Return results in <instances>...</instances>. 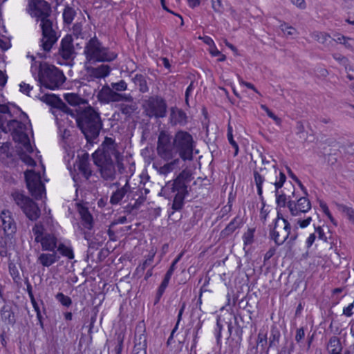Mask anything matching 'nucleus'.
<instances>
[{"instance_id": "obj_1", "label": "nucleus", "mask_w": 354, "mask_h": 354, "mask_svg": "<svg viewBox=\"0 0 354 354\" xmlns=\"http://www.w3.org/2000/svg\"><path fill=\"white\" fill-rule=\"evenodd\" d=\"M28 8L30 15L41 21V46L44 51L49 52L58 39L53 21L49 19L51 14L50 5L45 0H31L28 3Z\"/></svg>"}, {"instance_id": "obj_2", "label": "nucleus", "mask_w": 354, "mask_h": 354, "mask_svg": "<svg viewBox=\"0 0 354 354\" xmlns=\"http://www.w3.org/2000/svg\"><path fill=\"white\" fill-rule=\"evenodd\" d=\"M192 174L188 169H183L173 180L168 181L160 190L159 195L167 198H174L169 216L175 212L180 211L185 205V198L189 194L188 187L192 180Z\"/></svg>"}, {"instance_id": "obj_3", "label": "nucleus", "mask_w": 354, "mask_h": 354, "mask_svg": "<svg viewBox=\"0 0 354 354\" xmlns=\"http://www.w3.org/2000/svg\"><path fill=\"white\" fill-rule=\"evenodd\" d=\"M8 129L12 131V136L15 142L17 151V159L19 158L25 164L34 167L36 165L35 160L26 153L33 151L30 139L26 132V125L19 120H11L8 124Z\"/></svg>"}, {"instance_id": "obj_4", "label": "nucleus", "mask_w": 354, "mask_h": 354, "mask_svg": "<svg viewBox=\"0 0 354 354\" xmlns=\"http://www.w3.org/2000/svg\"><path fill=\"white\" fill-rule=\"evenodd\" d=\"M76 122L87 142L90 143L98 137L102 128L100 113L91 106L83 110L77 115Z\"/></svg>"}, {"instance_id": "obj_5", "label": "nucleus", "mask_w": 354, "mask_h": 354, "mask_svg": "<svg viewBox=\"0 0 354 354\" xmlns=\"http://www.w3.org/2000/svg\"><path fill=\"white\" fill-rule=\"evenodd\" d=\"M84 55L86 62L90 64L111 62L118 57L116 53L104 46L95 35L86 43Z\"/></svg>"}, {"instance_id": "obj_6", "label": "nucleus", "mask_w": 354, "mask_h": 354, "mask_svg": "<svg viewBox=\"0 0 354 354\" xmlns=\"http://www.w3.org/2000/svg\"><path fill=\"white\" fill-rule=\"evenodd\" d=\"M297 236L296 231L291 232V225L287 219H283L281 223H279L278 221L272 222L269 225V238L277 246L287 241V244L291 247L295 244Z\"/></svg>"}, {"instance_id": "obj_7", "label": "nucleus", "mask_w": 354, "mask_h": 354, "mask_svg": "<svg viewBox=\"0 0 354 354\" xmlns=\"http://www.w3.org/2000/svg\"><path fill=\"white\" fill-rule=\"evenodd\" d=\"M39 82L41 86L55 90L60 87L66 78L59 69L46 63H39Z\"/></svg>"}, {"instance_id": "obj_8", "label": "nucleus", "mask_w": 354, "mask_h": 354, "mask_svg": "<svg viewBox=\"0 0 354 354\" xmlns=\"http://www.w3.org/2000/svg\"><path fill=\"white\" fill-rule=\"evenodd\" d=\"M173 140L180 160L184 162L192 160L194 147L192 136L187 131L180 130L173 136Z\"/></svg>"}, {"instance_id": "obj_9", "label": "nucleus", "mask_w": 354, "mask_h": 354, "mask_svg": "<svg viewBox=\"0 0 354 354\" xmlns=\"http://www.w3.org/2000/svg\"><path fill=\"white\" fill-rule=\"evenodd\" d=\"M158 156L165 161L179 158L173 136L165 131H161L158 137L157 147Z\"/></svg>"}, {"instance_id": "obj_10", "label": "nucleus", "mask_w": 354, "mask_h": 354, "mask_svg": "<svg viewBox=\"0 0 354 354\" xmlns=\"http://www.w3.org/2000/svg\"><path fill=\"white\" fill-rule=\"evenodd\" d=\"M143 113L149 118H163L167 115V104L161 96L156 95L143 101Z\"/></svg>"}, {"instance_id": "obj_11", "label": "nucleus", "mask_w": 354, "mask_h": 354, "mask_svg": "<svg viewBox=\"0 0 354 354\" xmlns=\"http://www.w3.org/2000/svg\"><path fill=\"white\" fill-rule=\"evenodd\" d=\"M281 335L277 326H271L269 335L268 332L261 330L257 335V346L261 347V353L269 354L271 349L278 348Z\"/></svg>"}, {"instance_id": "obj_12", "label": "nucleus", "mask_w": 354, "mask_h": 354, "mask_svg": "<svg viewBox=\"0 0 354 354\" xmlns=\"http://www.w3.org/2000/svg\"><path fill=\"white\" fill-rule=\"evenodd\" d=\"M11 196L30 220L36 221L39 218L41 214L40 209L31 198L19 191L13 192Z\"/></svg>"}, {"instance_id": "obj_13", "label": "nucleus", "mask_w": 354, "mask_h": 354, "mask_svg": "<svg viewBox=\"0 0 354 354\" xmlns=\"http://www.w3.org/2000/svg\"><path fill=\"white\" fill-rule=\"evenodd\" d=\"M122 153L118 150V144L111 138L106 137L100 147L93 154V160L101 158L104 160H113Z\"/></svg>"}, {"instance_id": "obj_14", "label": "nucleus", "mask_w": 354, "mask_h": 354, "mask_svg": "<svg viewBox=\"0 0 354 354\" xmlns=\"http://www.w3.org/2000/svg\"><path fill=\"white\" fill-rule=\"evenodd\" d=\"M97 97L102 104L119 102H133V97L131 94L118 93L108 84H105L102 87L97 95Z\"/></svg>"}, {"instance_id": "obj_15", "label": "nucleus", "mask_w": 354, "mask_h": 354, "mask_svg": "<svg viewBox=\"0 0 354 354\" xmlns=\"http://www.w3.org/2000/svg\"><path fill=\"white\" fill-rule=\"evenodd\" d=\"M25 180L27 188L35 199H41L45 194V186L41 180L40 174L32 170H27L25 172Z\"/></svg>"}, {"instance_id": "obj_16", "label": "nucleus", "mask_w": 354, "mask_h": 354, "mask_svg": "<svg viewBox=\"0 0 354 354\" xmlns=\"http://www.w3.org/2000/svg\"><path fill=\"white\" fill-rule=\"evenodd\" d=\"M290 186L292 188V196H288L290 200L288 202L287 207L292 216H297L301 213H306L311 209V203L307 196H301L297 201L292 200L295 197L294 185L290 183Z\"/></svg>"}, {"instance_id": "obj_17", "label": "nucleus", "mask_w": 354, "mask_h": 354, "mask_svg": "<svg viewBox=\"0 0 354 354\" xmlns=\"http://www.w3.org/2000/svg\"><path fill=\"white\" fill-rule=\"evenodd\" d=\"M274 172L277 174V170L275 167ZM286 180V176L285 174L282 171H279V176L277 175L275 176V180L271 181V184L274 185L275 188L274 194L276 196V203L278 206L282 207H286L288 202L290 200L288 196L287 197L286 194L283 191H279V189L283 186Z\"/></svg>"}, {"instance_id": "obj_18", "label": "nucleus", "mask_w": 354, "mask_h": 354, "mask_svg": "<svg viewBox=\"0 0 354 354\" xmlns=\"http://www.w3.org/2000/svg\"><path fill=\"white\" fill-rule=\"evenodd\" d=\"M93 162L98 167L100 176L104 180L113 181L115 178L116 170L113 160L96 158L93 160Z\"/></svg>"}, {"instance_id": "obj_19", "label": "nucleus", "mask_w": 354, "mask_h": 354, "mask_svg": "<svg viewBox=\"0 0 354 354\" xmlns=\"http://www.w3.org/2000/svg\"><path fill=\"white\" fill-rule=\"evenodd\" d=\"M133 189H131L129 180L127 179L125 185L115 192H113L110 197V203L113 205L119 204L123 198H125L124 202L129 201L130 198H133Z\"/></svg>"}, {"instance_id": "obj_20", "label": "nucleus", "mask_w": 354, "mask_h": 354, "mask_svg": "<svg viewBox=\"0 0 354 354\" xmlns=\"http://www.w3.org/2000/svg\"><path fill=\"white\" fill-rule=\"evenodd\" d=\"M133 353L147 354V335L144 326H138L136 328Z\"/></svg>"}, {"instance_id": "obj_21", "label": "nucleus", "mask_w": 354, "mask_h": 354, "mask_svg": "<svg viewBox=\"0 0 354 354\" xmlns=\"http://www.w3.org/2000/svg\"><path fill=\"white\" fill-rule=\"evenodd\" d=\"M11 143L3 142L0 147V161L8 167H14L17 161V153L10 151Z\"/></svg>"}, {"instance_id": "obj_22", "label": "nucleus", "mask_w": 354, "mask_h": 354, "mask_svg": "<svg viewBox=\"0 0 354 354\" xmlns=\"http://www.w3.org/2000/svg\"><path fill=\"white\" fill-rule=\"evenodd\" d=\"M73 41L71 35H66L61 41L59 53L66 60L73 59L75 54Z\"/></svg>"}, {"instance_id": "obj_23", "label": "nucleus", "mask_w": 354, "mask_h": 354, "mask_svg": "<svg viewBox=\"0 0 354 354\" xmlns=\"http://www.w3.org/2000/svg\"><path fill=\"white\" fill-rule=\"evenodd\" d=\"M86 71L88 75L87 79L91 81L95 79L105 78L109 75L111 68L109 65L102 64L97 67L87 66Z\"/></svg>"}, {"instance_id": "obj_24", "label": "nucleus", "mask_w": 354, "mask_h": 354, "mask_svg": "<svg viewBox=\"0 0 354 354\" xmlns=\"http://www.w3.org/2000/svg\"><path fill=\"white\" fill-rule=\"evenodd\" d=\"M2 227L6 236L12 235L16 232V223L12 217L11 212L8 210H4L1 214Z\"/></svg>"}, {"instance_id": "obj_25", "label": "nucleus", "mask_w": 354, "mask_h": 354, "mask_svg": "<svg viewBox=\"0 0 354 354\" xmlns=\"http://www.w3.org/2000/svg\"><path fill=\"white\" fill-rule=\"evenodd\" d=\"M169 122L171 126H185L187 123L186 113L176 106L170 109Z\"/></svg>"}, {"instance_id": "obj_26", "label": "nucleus", "mask_w": 354, "mask_h": 354, "mask_svg": "<svg viewBox=\"0 0 354 354\" xmlns=\"http://www.w3.org/2000/svg\"><path fill=\"white\" fill-rule=\"evenodd\" d=\"M78 158L79 160L77 162V169L86 179H88L92 174L89 163V155L87 153H84L81 156H78Z\"/></svg>"}, {"instance_id": "obj_27", "label": "nucleus", "mask_w": 354, "mask_h": 354, "mask_svg": "<svg viewBox=\"0 0 354 354\" xmlns=\"http://www.w3.org/2000/svg\"><path fill=\"white\" fill-rule=\"evenodd\" d=\"M0 316L3 322L6 324L14 326L16 323V317L12 306L5 304L0 310Z\"/></svg>"}, {"instance_id": "obj_28", "label": "nucleus", "mask_w": 354, "mask_h": 354, "mask_svg": "<svg viewBox=\"0 0 354 354\" xmlns=\"http://www.w3.org/2000/svg\"><path fill=\"white\" fill-rule=\"evenodd\" d=\"M50 253H41L37 258V262L44 267H50L59 261L60 257L57 251H50Z\"/></svg>"}, {"instance_id": "obj_29", "label": "nucleus", "mask_w": 354, "mask_h": 354, "mask_svg": "<svg viewBox=\"0 0 354 354\" xmlns=\"http://www.w3.org/2000/svg\"><path fill=\"white\" fill-rule=\"evenodd\" d=\"M42 250L44 251H56L57 248V239L52 234H45L44 238L41 239Z\"/></svg>"}, {"instance_id": "obj_30", "label": "nucleus", "mask_w": 354, "mask_h": 354, "mask_svg": "<svg viewBox=\"0 0 354 354\" xmlns=\"http://www.w3.org/2000/svg\"><path fill=\"white\" fill-rule=\"evenodd\" d=\"M79 213L81 216V224L88 230L93 227V218L87 207L81 206L79 207Z\"/></svg>"}, {"instance_id": "obj_31", "label": "nucleus", "mask_w": 354, "mask_h": 354, "mask_svg": "<svg viewBox=\"0 0 354 354\" xmlns=\"http://www.w3.org/2000/svg\"><path fill=\"white\" fill-rule=\"evenodd\" d=\"M234 335L236 338H232L230 342V346L232 347L231 351L235 354L239 351L241 343L242 341L243 328L240 326H237L234 330Z\"/></svg>"}, {"instance_id": "obj_32", "label": "nucleus", "mask_w": 354, "mask_h": 354, "mask_svg": "<svg viewBox=\"0 0 354 354\" xmlns=\"http://www.w3.org/2000/svg\"><path fill=\"white\" fill-rule=\"evenodd\" d=\"M327 350L330 354H342V346L339 337L332 336L328 341Z\"/></svg>"}, {"instance_id": "obj_33", "label": "nucleus", "mask_w": 354, "mask_h": 354, "mask_svg": "<svg viewBox=\"0 0 354 354\" xmlns=\"http://www.w3.org/2000/svg\"><path fill=\"white\" fill-rule=\"evenodd\" d=\"M243 224V219L239 216H236L234 219L226 226V227L222 231V234L225 236H228L232 234L236 229L240 227Z\"/></svg>"}, {"instance_id": "obj_34", "label": "nucleus", "mask_w": 354, "mask_h": 354, "mask_svg": "<svg viewBox=\"0 0 354 354\" xmlns=\"http://www.w3.org/2000/svg\"><path fill=\"white\" fill-rule=\"evenodd\" d=\"M181 160L179 158H175L174 160H170L163 166L159 169V173L161 174L166 175L171 172L174 169L179 167Z\"/></svg>"}, {"instance_id": "obj_35", "label": "nucleus", "mask_w": 354, "mask_h": 354, "mask_svg": "<svg viewBox=\"0 0 354 354\" xmlns=\"http://www.w3.org/2000/svg\"><path fill=\"white\" fill-rule=\"evenodd\" d=\"M132 80L136 86H138L139 91L141 93H147L149 91L147 79L145 75L142 74H136L133 77Z\"/></svg>"}, {"instance_id": "obj_36", "label": "nucleus", "mask_w": 354, "mask_h": 354, "mask_svg": "<svg viewBox=\"0 0 354 354\" xmlns=\"http://www.w3.org/2000/svg\"><path fill=\"white\" fill-rule=\"evenodd\" d=\"M154 254L149 256V257L143 261L142 264H140L136 269L134 274L140 277L144 274L145 270L149 266H151V263L153 261Z\"/></svg>"}, {"instance_id": "obj_37", "label": "nucleus", "mask_w": 354, "mask_h": 354, "mask_svg": "<svg viewBox=\"0 0 354 354\" xmlns=\"http://www.w3.org/2000/svg\"><path fill=\"white\" fill-rule=\"evenodd\" d=\"M76 15V11L69 6H66L63 12L64 22L66 24H71Z\"/></svg>"}, {"instance_id": "obj_38", "label": "nucleus", "mask_w": 354, "mask_h": 354, "mask_svg": "<svg viewBox=\"0 0 354 354\" xmlns=\"http://www.w3.org/2000/svg\"><path fill=\"white\" fill-rule=\"evenodd\" d=\"M57 252H58L60 254L67 257L69 259L74 258L73 250L72 248L66 246L64 243H59L57 248Z\"/></svg>"}, {"instance_id": "obj_39", "label": "nucleus", "mask_w": 354, "mask_h": 354, "mask_svg": "<svg viewBox=\"0 0 354 354\" xmlns=\"http://www.w3.org/2000/svg\"><path fill=\"white\" fill-rule=\"evenodd\" d=\"M133 193L134 194L133 198H130L129 201H134V203L140 208L145 201L146 198L143 196L142 190L140 189H136V190L133 189Z\"/></svg>"}, {"instance_id": "obj_40", "label": "nucleus", "mask_w": 354, "mask_h": 354, "mask_svg": "<svg viewBox=\"0 0 354 354\" xmlns=\"http://www.w3.org/2000/svg\"><path fill=\"white\" fill-rule=\"evenodd\" d=\"M60 98L55 94H45L41 97V100L46 104L55 108Z\"/></svg>"}, {"instance_id": "obj_41", "label": "nucleus", "mask_w": 354, "mask_h": 354, "mask_svg": "<svg viewBox=\"0 0 354 354\" xmlns=\"http://www.w3.org/2000/svg\"><path fill=\"white\" fill-rule=\"evenodd\" d=\"M254 178L255 181V184L257 188V194L262 199V194H263V183L264 182V177L261 176L257 171H254Z\"/></svg>"}, {"instance_id": "obj_42", "label": "nucleus", "mask_w": 354, "mask_h": 354, "mask_svg": "<svg viewBox=\"0 0 354 354\" xmlns=\"http://www.w3.org/2000/svg\"><path fill=\"white\" fill-rule=\"evenodd\" d=\"M44 227L40 223H36L32 227V232L35 236V241L36 243H39L44 238Z\"/></svg>"}, {"instance_id": "obj_43", "label": "nucleus", "mask_w": 354, "mask_h": 354, "mask_svg": "<svg viewBox=\"0 0 354 354\" xmlns=\"http://www.w3.org/2000/svg\"><path fill=\"white\" fill-rule=\"evenodd\" d=\"M232 131H233L232 127L230 126V124H228L227 133V140H228L230 144L234 149V156H236L239 153V145L236 143V142L234 140Z\"/></svg>"}, {"instance_id": "obj_44", "label": "nucleus", "mask_w": 354, "mask_h": 354, "mask_svg": "<svg viewBox=\"0 0 354 354\" xmlns=\"http://www.w3.org/2000/svg\"><path fill=\"white\" fill-rule=\"evenodd\" d=\"M295 348L292 341H286L282 347L278 350L277 354H291Z\"/></svg>"}, {"instance_id": "obj_45", "label": "nucleus", "mask_w": 354, "mask_h": 354, "mask_svg": "<svg viewBox=\"0 0 354 354\" xmlns=\"http://www.w3.org/2000/svg\"><path fill=\"white\" fill-rule=\"evenodd\" d=\"M136 109V104H120L119 105V110L120 112L127 116H130Z\"/></svg>"}, {"instance_id": "obj_46", "label": "nucleus", "mask_w": 354, "mask_h": 354, "mask_svg": "<svg viewBox=\"0 0 354 354\" xmlns=\"http://www.w3.org/2000/svg\"><path fill=\"white\" fill-rule=\"evenodd\" d=\"M65 100L72 106L80 104L81 98L75 93H67L64 95Z\"/></svg>"}, {"instance_id": "obj_47", "label": "nucleus", "mask_w": 354, "mask_h": 354, "mask_svg": "<svg viewBox=\"0 0 354 354\" xmlns=\"http://www.w3.org/2000/svg\"><path fill=\"white\" fill-rule=\"evenodd\" d=\"M110 86L118 93L124 91L127 89V84L123 80H121L118 82H112Z\"/></svg>"}, {"instance_id": "obj_48", "label": "nucleus", "mask_w": 354, "mask_h": 354, "mask_svg": "<svg viewBox=\"0 0 354 354\" xmlns=\"http://www.w3.org/2000/svg\"><path fill=\"white\" fill-rule=\"evenodd\" d=\"M56 299L60 302L63 306L69 307L72 304L71 299L62 292H59L55 296Z\"/></svg>"}, {"instance_id": "obj_49", "label": "nucleus", "mask_w": 354, "mask_h": 354, "mask_svg": "<svg viewBox=\"0 0 354 354\" xmlns=\"http://www.w3.org/2000/svg\"><path fill=\"white\" fill-rule=\"evenodd\" d=\"M339 209L345 213L348 218L354 223V209L344 205H339Z\"/></svg>"}, {"instance_id": "obj_50", "label": "nucleus", "mask_w": 354, "mask_h": 354, "mask_svg": "<svg viewBox=\"0 0 354 354\" xmlns=\"http://www.w3.org/2000/svg\"><path fill=\"white\" fill-rule=\"evenodd\" d=\"M55 109L61 111L64 113L70 114L71 115H74L73 111L61 99L57 104Z\"/></svg>"}, {"instance_id": "obj_51", "label": "nucleus", "mask_w": 354, "mask_h": 354, "mask_svg": "<svg viewBox=\"0 0 354 354\" xmlns=\"http://www.w3.org/2000/svg\"><path fill=\"white\" fill-rule=\"evenodd\" d=\"M313 37L319 43L324 44L330 38V36L324 32H315L313 34Z\"/></svg>"}, {"instance_id": "obj_52", "label": "nucleus", "mask_w": 354, "mask_h": 354, "mask_svg": "<svg viewBox=\"0 0 354 354\" xmlns=\"http://www.w3.org/2000/svg\"><path fill=\"white\" fill-rule=\"evenodd\" d=\"M281 30L287 35H294L297 30L295 28L290 26H288L287 24L283 23L280 25Z\"/></svg>"}, {"instance_id": "obj_53", "label": "nucleus", "mask_w": 354, "mask_h": 354, "mask_svg": "<svg viewBox=\"0 0 354 354\" xmlns=\"http://www.w3.org/2000/svg\"><path fill=\"white\" fill-rule=\"evenodd\" d=\"M115 160V165H116L118 172L120 174H124L126 171V168L123 164L124 156H122V154H121L120 156L117 157Z\"/></svg>"}, {"instance_id": "obj_54", "label": "nucleus", "mask_w": 354, "mask_h": 354, "mask_svg": "<svg viewBox=\"0 0 354 354\" xmlns=\"http://www.w3.org/2000/svg\"><path fill=\"white\" fill-rule=\"evenodd\" d=\"M254 230L249 229L243 236L244 244L249 245L253 242Z\"/></svg>"}, {"instance_id": "obj_55", "label": "nucleus", "mask_w": 354, "mask_h": 354, "mask_svg": "<svg viewBox=\"0 0 354 354\" xmlns=\"http://www.w3.org/2000/svg\"><path fill=\"white\" fill-rule=\"evenodd\" d=\"M320 207L322 208L323 212L328 216V218L330 219V221L335 225H337V223L335 221L334 218L333 217L332 214H330L329 209L326 205V203L324 201H320L319 203Z\"/></svg>"}, {"instance_id": "obj_56", "label": "nucleus", "mask_w": 354, "mask_h": 354, "mask_svg": "<svg viewBox=\"0 0 354 354\" xmlns=\"http://www.w3.org/2000/svg\"><path fill=\"white\" fill-rule=\"evenodd\" d=\"M8 254L7 250V241L3 237L0 238V256L2 257H6Z\"/></svg>"}, {"instance_id": "obj_57", "label": "nucleus", "mask_w": 354, "mask_h": 354, "mask_svg": "<svg viewBox=\"0 0 354 354\" xmlns=\"http://www.w3.org/2000/svg\"><path fill=\"white\" fill-rule=\"evenodd\" d=\"M212 7L216 12H222L223 10V6L221 0H211Z\"/></svg>"}, {"instance_id": "obj_58", "label": "nucleus", "mask_w": 354, "mask_h": 354, "mask_svg": "<svg viewBox=\"0 0 354 354\" xmlns=\"http://www.w3.org/2000/svg\"><path fill=\"white\" fill-rule=\"evenodd\" d=\"M172 274H173V272H171L169 270H167L166 274H165L164 279H163L162 281L161 282L160 285L159 286V287L166 289L169 285V280H170Z\"/></svg>"}, {"instance_id": "obj_59", "label": "nucleus", "mask_w": 354, "mask_h": 354, "mask_svg": "<svg viewBox=\"0 0 354 354\" xmlns=\"http://www.w3.org/2000/svg\"><path fill=\"white\" fill-rule=\"evenodd\" d=\"M172 274H173V272H171L169 270H167L166 274H165L164 279H163L162 281L161 282L160 285L159 286V287L166 289L169 285V280H170Z\"/></svg>"}, {"instance_id": "obj_60", "label": "nucleus", "mask_w": 354, "mask_h": 354, "mask_svg": "<svg viewBox=\"0 0 354 354\" xmlns=\"http://www.w3.org/2000/svg\"><path fill=\"white\" fill-rule=\"evenodd\" d=\"M82 25L81 23H76L72 28L73 34L77 38L82 35Z\"/></svg>"}, {"instance_id": "obj_61", "label": "nucleus", "mask_w": 354, "mask_h": 354, "mask_svg": "<svg viewBox=\"0 0 354 354\" xmlns=\"http://www.w3.org/2000/svg\"><path fill=\"white\" fill-rule=\"evenodd\" d=\"M117 341L118 345L115 348V352L118 353H122L123 349L124 337L122 336L120 334L118 335L117 337Z\"/></svg>"}, {"instance_id": "obj_62", "label": "nucleus", "mask_w": 354, "mask_h": 354, "mask_svg": "<svg viewBox=\"0 0 354 354\" xmlns=\"http://www.w3.org/2000/svg\"><path fill=\"white\" fill-rule=\"evenodd\" d=\"M138 209L139 208L138 207V205H136L134 203L133 204L131 203H129L126 206L124 207V212L129 214Z\"/></svg>"}, {"instance_id": "obj_63", "label": "nucleus", "mask_w": 354, "mask_h": 354, "mask_svg": "<svg viewBox=\"0 0 354 354\" xmlns=\"http://www.w3.org/2000/svg\"><path fill=\"white\" fill-rule=\"evenodd\" d=\"M305 337V332L304 328H299L297 329L296 335H295V341L297 343H299Z\"/></svg>"}, {"instance_id": "obj_64", "label": "nucleus", "mask_w": 354, "mask_h": 354, "mask_svg": "<svg viewBox=\"0 0 354 354\" xmlns=\"http://www.w3.org/2000/svg\"><path fill=\"white\" fill-rule=\"evenodd\" d=\"M312 221V218L310 216L307 217L305 219H298L297 223L301 228L306 227Z\"/></svg>"}]
</instances>
